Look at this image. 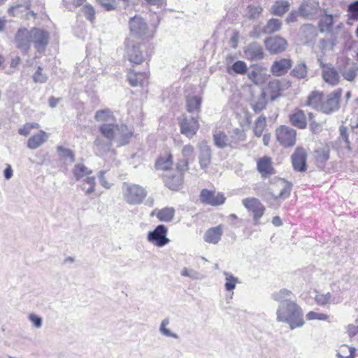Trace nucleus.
<instances>
[{"label":"nucleus","mask_w":358,"mask_h":358,"mask_svg":"<svg viewBox=\"0 0 358 358\" xmlns=\"http://www.w3.org/2000/svg\"><path fill=\"white\" fill-rule=\"evenodd\" d=\"M341 96V90H337L328 95L327 98L322 101L320 110L324 113L329 114L339 108V99Z\"/></svg>","instance_id":"9b49d317"},{"label":"nucleus","mask_w":358,"mask_h":358,"mask_svg":"<svg viewBox=\"0 0 358 358\" xmlns=\"http://www.w3.org/2000/svg\"><path fill=\"white\" fill-rule=\"evenodd\" d=\"M290 121L294 126L299 129H304L307 124L306 116L301 110H296L290 115Z\"/></svg>","instance_id":"c9c22d12"},{"label":"nucleus","mask_w":358,"mask_h":358,"mask_svg":"<svg viewBox=\"0 0 358 358\" xmlns=\"http://www.w3.org/2000/svg\"><path fill=\"white\" fill-rule=\"evenodd\" d=\"M201 104V98L199 96H189L187 99V110L189 113L199 112Z\"/></svg>","instance_id":"a19ab883"},{"label":"nucleus","mask_w":358,"mask_h":358,"mask_svg":"<svg viewBox=\"0 0 358 358\" xmlns=\"http://www.w3.org/2000/svg\"><path fill=\"white\" fill-rule=\"evenodd\" d=\"M246 136L243 131L240 129H235L233 131V134L229 137L230 142L233 145H230V148H236L241 142L245 140Z\"/></svg>","instance_id":"49530a36"},{"label":"nucleus","mask_w":358,"mask_h":358,"mask_svg":"<svg viewBox=\"0 0 358 358\" xmlns=\"http://www.w3.org/2000/svg\"><path fill=\"white\" fill-rule=\"evenodd\" d=\"M57 150L60 159L64 163H72L74 161V155L71 150L63 146H58Z\"/></svg>","instance_id":"c03bdc74"},{"label":"nucleus","mask_w":358,"mask_h":358,"mask_svg":"<svg viewBox=\"0 0 358 358\" xmlns=\"http://www.w3.org/2000/svg\"><path fill=\"white\" fill-rule=\"evenodd\" d=\"M343 75V77L345 78V79H346L348 81H352L355 78L356 69H350V71H348L347 72H344Z\"/></svg>","instance_id":"774afa93"},{"label":"nucleus","mask_w":358,"mask_h":358,"mask_svg":"<svg viewBox=\"0 0 358 358\" xmlns=\"http://www.w3.org/2000/svg\"><path fill=\"white\" fill-rule=\"evenodd\" d=\"M28 7L27 6L16 5L8 8V13L12 16H19L22 13L27 11Z\"/></svg>","instance_id":"bf43d9fd"},{"label":"nucleus","mask_w":358,"mask_h":358,"mask_svg":"<svg viewBox=\"0 0 358 358\" xmlns=\"http://www.w3.org/2000/svg\"><path fill=\"white\" fill-rule=\"evenodd\" d=\"M178 122L181 134L189 138H192L196 134L200 127L197 118L186 115L180 116Z\"/></svg>","instance_id":"423d86ee"},{"label":"nucleus","mask_w":358,"mask_h":358,"mask_svg":"<svg viewBox=\"0 0 358 358\" xmlns=\"http://www.w3.org/2000/svg\"><path fill=\"white\" fill-rule=\"evenodd\" d=\"M292 74L299 78H304L307 75L306 66L302 63L297 64L292 70Z\"/></svg>","instance_id":"864d4df0"},{"label":"nucleus","mask_w":358,"mask_h":358,"mask_svg":"<svg viewBox=\"0 0 358 358\" xmlns=\"http://www.w3.org/2000/svg\"><path fill=\"white\" fill-rule=\"evenodd\" d=\"M289 6L287 1H277L272 6L271 13L275 15H282L288 10Z\"/></svg>","instance_id":"58836bf2"},{"label":"nucleus","mask_w":358,"mask_h":358,"mask_svg":"<svg viewBox=\"0 0 358 358\" xmlns=\"http://www.w3.org/2000/svg\"><path fill=\"white\" fill-rule=\"evenodd\" d=\"M182 172V171H180ZM166 185L172 190H178L182 184V173H178L177 175L169 176H166L165 178Z\"/></svg>","instance_id":"f704fd0d"},{"label":"nucleus","mask_w":358,"mask_h":358,"mask_svg":"<svg viewBox=\"0 0 358 358\" xmlns=\"http://www.w3.org/2000/svg\"><path fill=\"white\" fill-rule=\"evenodd\" d=\"M223 275L224 276V289L227 292H229L232 296L234 294V290L236 287V285L240 282L239 280L232 273L227 271H224Z\"/></svg>","instance_id":"2f4dec72"},{"label":"nucleus","mask_w":358,"mask_h":358,"mask_svg":"<svg viewBox=\"0 0 358 358\" xmlns=\"http://www.w3.org/2000/svg\"><path fill=\"white\" fill-rule=\"evenodd\" d=\"M182 155L183 160L177 164V168L180 171H184L187 169L188 160L194 155V147L191 145H185L182 150Z\"/></svg>","instance_id":"393cba45"},{"label":"nucleus","mask_w":358,"mask_h":358,"mask_svg":"<svg viewBox=\"0 0 358 358\" xmlns=\"http://www.w3.org/2000/svg\"><path fill=\"white\" fill-rule=\"evenodd\" d=\"M265 127H266L265 117H259L256 121L255 127L254 129V132H255V136H257V137H259L262 134Z\"/></svg>","instance_id":"6e6d98bb"},{"label":"nucleus","mask_w":358,"mask_h":358,"mask_svg":"<svg viewBox=\"0 0 358 358\" xmlns=\"http://www.w3.org/2000/svg\"><path fill=\"white\" fill-rule=\"evenodd\" d=\"M28 319L35 328L39 329L43 325V318L35 313L29 314Z\"/></svg>","instance_id":"e2e57ef3"},{"label":"nucleus","mask_w":358,"mask_h":358,"mask_svg":"<svg viewBox=\"0 0 358 358\" xmlns=\"http://www.w3.org/2000/svg\"><path fill=\"white\" fill-rule=\"evenodd\" d=\"M332 293H318L315 296V300L317 304L325 306L329 303L338 304L343 301V298L336 296L337 292L332 289Z\"/></svg>","instance_id":"dca6fc26"},{"label":"nucleus","mask_w":358,"mask_h":358,"mask_svg":"<svg viewBox=\"0 0 358 358\" xmlns=\"http://www.w3.org/2000/svg\"><path fill=\"white\" fill-rule=\"evenodd\" d=\"M200 196L202 202L211 206L221 205L225 201V197L224 194L215 191L203 189L201 192Z\"/></svg>","instance_id":"ddd939ff"},{"label":"nucleus","mask_w":358,"mask_h":358,"mask_svg":"<svg viewBox=\"0 0 358 358\" xmlns=\"http://www.w3.org/2000/svg\"><path fill=\"white\" fill-rule=\"evenodd\" d=\"M169 319L166 318L162 320L159 328V333L165 337L178 339V335L169 328Z\"/></svg>","instance_id":"ea45409f"},{"label":"nucleus","mask_w":358,"mask_h":358,"mask_svg":"<svg viewBox=\"0 0 358 358\" xmlns=\"http://www.w3.org/2000/svg\"><path fill=\"white\" fill-rule=\"evenodd\" d=\"M316 158L319 162L324 163L329 158V151L327 148L319 149L316 151Z\"/></svg>","instance_id":"680f3d73"},{"label":"nucleus","mask_w":358,"mask_h":358,"mask_svg":"<svg viewBox=\"0 0 358 358\" xmlns=\"http://www.w3.org/2000/svg\"><path fill=\"white\" fill-rule=\"evenodd\" d=\"M291 66L292 62L290 59H281L273 62L271 71L274 76H280L285 74Z\"/></svg>","instance_id":"4be33fe9"},{"label":"nucleus","mask_w":358,"mask_h":358,"mask_svg":"<svg viewBox=\"0 0 358 358\" xmlns=\"http://www.w3.org/2000/svg\"><path fill=\"white\" fill-rule=\"evenodd\" d=\"M49 134L43 130H40L37 134L32 135L27 140V148L35 150L44 144L48 139Z\"/></svg>","instance_id":"412c9836"},{"label":"nucleus","mask_w":358,"mask_h":358,"mask_svg":"<svg viewBox=\"0 0 358 358\" xmlns=\"http://www.w3.org/2000/svg\"><path fill=\"white\" fill-rule=\"evenodd\" d=\"M167 234L166 227L162 224L158 225L154 230L148 233L147 241L156 247L162 248L170 242Z\"/></svg>","instance_id":"39448f33"},{"label":"nucleus","mask_w":358,"mask_h":358,"mask_svg":"<svg viewBox=\"0 0 358 358\" xmlns=\"http://www.w3.org/2000/svg\"><path fill=\"white\" fill-rule=\"evenodd\" d=\"M124 57L131 63L140 64L143 62L144 57L140 49V45L134 41L128 38L124 43Z\"/></svg>","instance_id":"20e7f679"},{"label":"nucleus","mask_w":358,"mask_h":358,"mask_svg":"<svg viewBox=\"0 0 358 358\" xmlns=\"http://www.w3.org/2000/svg\"><path fill=\"white\" fill-rule=\"evenodd\" d=\"M133 136V131L124 124L116 127V136L115 143L122 146L129 143Z\"/></svg>","instance_id":"f3484780"},{"label":"nucleus","mask_w":358,"mask_h":358,"mask_svg":"<svg viewBox=\"0 0 358 358\" xmlns=\"http://www.w3.org/2000/svg\"><path fill=\"white\" fill-rule=\"evenodd\" d=\"M322 103V94L319 92H313L308 99L307 105L314 108L320 110Z\"/></svg>","instance_id":"a18cd8bd"},{"label":"nucleus","mask_w":358,"mask_h":358,"mask_svg":"<svg viewBox=\"0 0 358 358\" xmlns=\"http://www.w3.org/2000/svg\"><path fill=\"white\" fill-rule=\"evenodd\" d=\"M294 169L298 171L306 169V153L303 148H297L292 156Z\"/></svg>","instance_id":"6ab92c4d"},{"label":"nucleus","mask_w":358,"mask_h":358,"mask_svg":"<svg viewBox=\"0 0 358 358\" xmlns=\"http://www.w3.org/2000/svg\"><path fill=\"white\" fill-rule=\"evenodd\" d=\"M80 187L86 195L94 193L96 187L95 177L90 176L82 180Z\"/></svg>","instance_id":"e433bc0d"},{"label":"nucleus","mask_w":358,"mask_h":358,"mask_svg":"<svg viewBox=\"0 0 358 358\" xmlns=\"http://www.w3.org/2000/svg\"><path fill=\"white\" fill-rule=\"evenodd\" d=\"M272 299L278 303L276 320L287 324L291 329L301 327L304 323L303 312L289 289H281L272 294Z\"/></svg>","instance_id":"f257e3e1"},{"label":"nucleus","mask_w":358,"mask_h":358,"mask_svg":"<svg viewBox=\"0 0 358 358\" xmlns=\"http://www.w3.org/2000/svg\"><path fill=\"white\" fill-rule=\"evenodd\" d=\"M94 119L96 122L103 123H115L113 112L109 109L99 110L95 113Z\"/></svg>","instance_id":"7c9ffc66"},{"label":"nucleus","mask_w":358,"mask_h":358,"mask_svg":"<svg viewBox=\"0 0 358 358\" xmlns=\"http://www.w3.org/2000/svg\"><path fill=\"white\" fill-rule=\"evenodd\" d=\"M262 8L259 6H249L247 8L246 15L250 18H255L262 13Z\"/></svg>","instance_id":"052dcab7"},{"label":"nucleus","mask_w":358,"mask_h":358,"mask_svg":"<svg viewBox=\"0 0 358 358\" xmlns=\"http://www.w3.org/2000/svg\"><path fill=\"white\" fill-rule=\"evenodd\" d=\"M127 80L133 87L143 86L148 83V76L145 73H136L131 71L128 73Z\"/></svg>","instance_id":"5701e85b"},{"label":"nucleus","mask_w":358,"mask_h":358,"mask_svg":"<svg viewBox=\"0 0 358 358\" xmlns=\"http://www.w3.org/2000/svg\"><path fill=\"white\" fill-rule=\"evenodd\" d=\"M119 125L115 123H103L99 127V131L101 134L107 138L110 142L115 141L116 136V127Z\"/></svg>","instance_id":"bb28decb"},{"label":"nucleus","mask_w":358,"mask_h":358,"mask_svg":"<svg viewBox=\"0 0 358 358\" xmlns=\"http://www.w3.org/2000/svg\"><path fill=\"white\" fill-rule=\"evenodd\" d=\"M173 164L172 155L170 152H166L161 156L156 162V166L158 169L166 170L169 169Z\"/></svg>","instance_id":"79ce46f5"},{"label":"nucleus","mask_w":358,"mask_h":358,"mask_svg":"<svg viewBox=\"0 0 358 358\" xmlns=\"http://www.w3.org/2000/svg\"><path fill=\"white\" fill-rule=\"evenodd\" d=\"M348 11L351 15V18L355 20L358 19V1L349 6Z\"/></svg>","instance_id":"338daca9"},{"label":"nucleus","mask_w":358,"mask_h":358,"mask_svg":"<svg viewBox=\"0 0 358 358\" xmlns=\"http://www.w3.org/2000/svg\"><path fill=\"white\" fill-rule=\"evenodd\" d=\"M180 274L183 277H188L192 279L198 278V273L193 269L188 268L187 267H184L181 269Z\"/></svg>","instance_id":"69168bd1"},{"label":"nucleus","mask_w":358,"mask_h":358,"mask_svg":"<svg viewBox=\"0 0 358 358\" xmlns=\"http://www.w3.org/2000/svg\"><path fill=\"white\" fill-rule=\"evenodd\" d=\"M333 24V17L330 15H324L320 22V27L322 31H329Z\"/></svg>","instance_id":"8fccbe9b"},{"label":"nucleus","mask_w":358,"mask_h":358,"mask_svg":"<svg viewBox=\"0 0 358 358\" xmlns=\"http://www.w3.org/2000/svg\"><path fill=\"white\" fill-rule=\"evenodd\" d=\"M345 329L348 337L352 339L358 334V320H356L355 323L348 324Z\"/></svg>","instance_id":"13d9d810"},{"label":"nucleus","mask_w":358,"mask_h":358,"mask_svg":"<svg viewBox=\"0 0 358 358\" xmlns=\"http://www.w3.org/2000/svg\"><path fill=\"white\" fill-rule=\"evenodd\" d=\"M122 193L124 201L131 206L141 204L148 194L145 187L138 184L128 182L123 183Z\"/></svg>","instance_id":"f03ea898"},{"label":"nucleus","mask_w":358,"mask_h":358,"mask_svg":"<svg viewBox=\"0 0 358 358\" xmlns=\"http://www.w3.org/2000/svg\"><path fill=\"white\" fill-rule=\"evenodd\" d=\"M98 178L101 185L105 189H110L113 185V181L110 178L107 172L105 171H101L98 173Z\"/></svg>","instance_id":"09e8293b"},{"label":"nucleus","mask_w":358,"mask_h":358,"mask_svg":"<svg viewBox=\"0 0 358 358\" xmlns=\"http://www.w3.org/2000/svg\"><path fill=\"white\" fill-rule=\"evenodd\" d=\"M48 76L43 72V69L38 66L33 75V80L36 83H45L48 80Z\"/></svg>","instance_id":"5fc2aeb1"},{"label":"nucleus","mask_w":358,"mask_h":358,"mask_svg":"<svg viewBox=\"0 0 358 358\" xmlns=\"http://www.w3.org/2000/svg\"><path fill=\"white\" fill-rule=\"evenodd\" d=\"M82 13L85 17L90 20L93 22L95 18V10L94 7L90 4H85L81 8Z\"/></svg>","instance_id":"603ef678"},{"label":"nucleus","mask_w":358,"mask_h":358,"mask_svg":"<svg viewBox=\"0 0 358 358\" xmlns=\"http://www.w3.org/2000/svg\"><path fill=\"white\" fill-rule=\"evenodd\" d=\"M97 2L103 6L106 10H113L117 7L115 0H96Z\"/></svg>","instance_id":"0e129e2a"},{"label":"nucleus","mask_w":358,"mask_h":358,"mask_svg":"<svg viewBox=\"0 0 358 358\" xmlns=\"http://www.w3.org/2000/svg\"><path fill=\"white\" fill-rule=\"evenodd\" d=\"M199 146L201 151L199 163L201 168L204 169L208 166L210 162V149L207 145V143L204 141L199 143Z\"/></svg>","instance_id":"cd10ccee"},{"label":"nucleus","mask_w":358,"mask_h":358,"mask_svg":"<svg viewBox=\"0 0 358 358\" xmlns=\"http://www.w3.org/2000/svg\"><path fill=\"white\" fill-rule=\"evenodd\" d=\"M275 136L277 141L285 147H290L294 145L296 143V131L286 126H281L275 131Z\"/></svg>","instance_id":"6e6552de"},{"label":"nucleus","mask_w":358,"mask_h":358,"mask_svg":"<svg viewBox=\"0 0 358 358\" xmlns=\"http://www.w3.org/2000/svg\"><path fill=\"white\" fill-rule=\"evenodd\" d=\"M242 204L248 211L252 213L255 224H259V220L265 212V207L261 201L257 198L249 197L243 199Z\"/></svg>","instance_id":"0eeeda50"},{"label":"nucleus","mask_w":358,"mask_h":358,"mask_svg":"<svg viewBox=\"0 0 358 358\" xmlns=\"http://www.w3.org/2000/svg\"><path fill=\"white\" fill-rule=\"evenodd\" d=\"M129 31L131 36L141 39L152 38L155 29L150 28L143 18L136 15L129 20Z\"/></svg>","instance_id":"7ed1b4c3"},{"label":"nucleus","mask_w":358,"mask_h":358,"mask_svg":"<svg viewBox=\"0 0 358 358\" xmlns=\"http://www.w3.org/2000/svg\"><path fill=\"white\" fill-rule=\"evenodd\" d=\"M329 316L327 314L317 313L315 311H310L306 315V318L308 320H320V321H325L329 319Z\"/></svg>","instance_id":"4d7b16f0"},{"label":"nucleus","mask_w":358,"mask_h":358,"mask_svg":"<svg viewBox=\"0 0 358 358\" xmlns=\"http://www.w3.org/2000/svg\"><path fill=\"white\" fill-rule=\"evenodd\" d=\"M319 9L317 0H308L301 6L300 13L303 16L310 17L316 14Z\"/></svg>","instance_id":"b1692460"},{"label":"nucleus","mask_w":358,"mask_h":358,"mask_svg":"<svg viewBox=\"0 0 358 358\" xmlns=\"http://www.w3.org/2000/svg\"><path fill=\"white\" fill-rule=\"evenodd\" d=\"M245 55L248 59H262L263 56L262 48L257 43L250 44L245 50Z\"/></svg>","instance_id":"473e14b6"},{"label":"nucleus","mask_w":358,"mask_h":358,"mask_svg":"<svg viewBox=\"0 0 358 358\" xmlns=\"http://www.w3.org/2000/svg\"><path fill=\"white\" fill-rule=\"evenodd\" d=\"M249 79L256 85H262L269 78V74L266 68L259 65L252 66V70L248 75Z\"/></svg>","instance_id":"4468645a"},{"label":"nucleus","mask_w":358,"mask_h":358,"mask_svg":"<svg viewBox=\"0 0 358 358\" xmlns=\"http://www.w3.org/2000/svg\"><path fill=\"white\" fill-rule=\"evenodd\" d=\"M356 349L343 344L338 346L336 350L337 358H355Z\"/></svg>","instance_id":"4c0bfd02"},{"label":"nucleus","mask_w":358,"mask_h":358,"mask_svg":"<svg viewBox=\"0 0 358 358\" xmlns=\"http://www.w3.org/2000/svg\"><path fill=\"white\" fill-rule=\"evenodd\" d=\"M161 222H168L173 220L175 215V209L172 207H166L159 210H155L153 213Z\"/></svg>","instance_id":"c85d7f7f"},{"label":"nucleus","mask_w":358,"mask_h":358,"mask_svg":"<svg viewBox=\"0 0 358 358\" xmlns=\"http://www.w3.org/2000/svg\"><path fill=\"white\" fill-rule=\"evenodd\" d=\"M282 22L278 19H271L268 21L266 25L264 28V32L266 34H271L280 29Z\"/></svg>","instance_id":"de8ad7c7"},{"label":"nucleus","mask_w":358,"mask_h":358,"mask_svg":"<svg viewBox=\"0 0 358 358\" xmlns=\"http://www.w3.org/2000/svg\"><path fill=\"white\" fill-rule=\"evenodd\" d=\"M318 62L323 67L322 78L324 80L332 86L337 85L339 81V76L336 70L331 66L324 65L320 59H318Z\"/></svg>","instance_id":"a211bd4d"},{"label":"nucleus","mask_w":358,"mask_h":358,"mask_svg":"<svg viewBox=\"0 0 358 358\" xmlns=\"http://www.w3.org/2000/svg\"><path fill=\"white\" fill-rule=\"evenodd\" d=\"M264 43L266 49L272 54L284 51L287 45L286 40L280 36L268 38Z\"/></svg>","instance_id":"2eb2a0df"},{"label":"nucleus","mask_w":358,"mask_h":358,"mask_svg":"<svg viewBox=\"0 0 358 358\" xmlns=\"http://www.w3.org/2000/svg\"><path fill=\"white\" fill-rule=\"evenodd\" d=\"M213 141L215 145L220 148L230 147L233 145L228 137L223 131L215 130L213 134Z\"/></svg>","instance_id":"c756f323"},{"label":"nucleus","mask_w":358,"mask_h":358,"mask_svg":"<svg viewBox=\"0 0 358 358\" xmlns=\"http://www.w3.org/2000/svg\"><path fill=\"white\" fill-rule=\"evenodd\" d=\"M247 70L248 66L246 63L241 60L234 62L230 67L227 68V72L229 74L234 73L236 74L243 75L247 72Z\"/></svg>","instance_id":"37998d69"},{"label":"nucleus","mask_w":358,"mask_h":358,"mask_svg":"<svg viewBox=\"0 0 358 358\" xmlns=\"http://www.w3.org/2000/svg\"><path fill=\"white\" fill-rule=\"evenodd\" d=\"M291 189L290 183L284 180H279L275 186L271 189V194L274 199L284 200L289 196Z\"/></svg>","instance_id":"f8f14e48"},{"label":"nucleus","mask_w":358,"mask_h":358,"mask_svg":"<svg viewBox=\"0 0 358 358\" xmlns=\"http://www.w3.org/2000/svg\"><path fill=\"white\" fill-rule=\"evenodd\" d=\"M73 173L76 180H82L92 173V171L82 163L76 164L73 169Z\"/></svg>","instance_id":"72a5a7b5"},{"label":"nucleus","mask_w":358,"mask_h":358,"mask_svg":"<svg viewBox=\"0 0 358 358\" xmlns=\"http://www.w3.org/2000/svg\"><path fill=\"white\" fill-rule=\"evenodd\" d=\"M39 124L35 122L26 123L18 129L19 134L27 136L31 134L32 129H38Z\"/></svg>","instance_id":"3c124183"},{"label":"nucleus","mask_w":358,"mask_h":358,"mask_svg":"<svg viewBox=\"0 0 358 358\" xmlns=\"http://www.w3.org/2000/svg\"><path fill=\"white\" fill-rule=\"evenodd\" d=\"M49 39L50 36L48 31L38 28L32 29L31 43L37 52H42L45 50Z\"/></svg>","instance_id":"1a4fd4ad"},{"label":"nucleus","mask_w":358,"mask_h":358,"mask_svg":"<svg viewBox=\"0 0 358 358\" xmlns=\"http://www.w3.org/2000/svg\"><path fill=\"white\" fill-rule=\"evenodd\" d=\"M223 234V226L218 225L208 229L203 236L205 242L210 244H217L221 240Z\"/></svg>","instance_id":"aec40b11"},{"label":"nucleus","mask_w":358,"mask_h":358,"mask_svg":"<svg viewBox=\"0 0 358 358\" xmlns=\"http://www.w3.org/2000/svg\"><path fill=\"white\" fill-rule=\"evenodd\" d=\"M32 29L29 30L25 27L20 28L15 35L14 42L17 48L27 52L31 43Z\"/></svg>","instance_id":"9d476101"},{"label":"nucleus","mask_w":358,"mask_h":358,"mask_svg":"<svg viewBox=\"0 0 358 358\" xmlns=\"http://www.w3.org/2000/svg\"><path fill=\"white\" fill-rule=\"evenodd\" d=\"M257 170L263 177L273 173V168L271 164V159L268 157H264L257 161Z\"/></svg>","instance_id":"a878e982"}]
</instances>
